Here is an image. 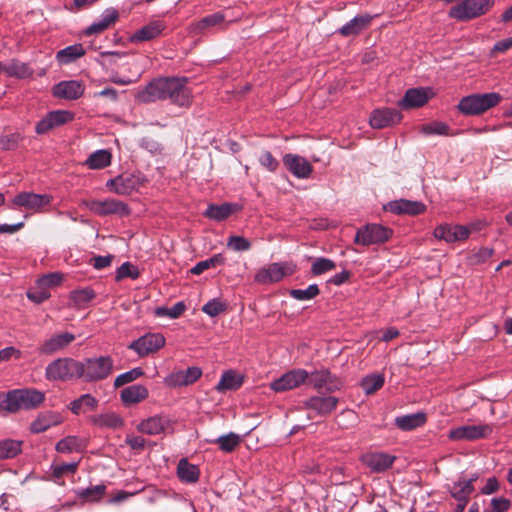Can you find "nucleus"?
<instances>
[{
	"label": "nucleus",
	"instance_id": "obj_1",
	"mask_svg": "<svg viewBox=\"0 0 512 512\" xmlns=\"http://www.w3.org/2000/svg\"><path fill=\"white\" fill-rule=\"evenodd\" d=\"M186 77H162L151 81L136 95L137 101L150 103L169 99L178 106H189L192 101L191 90L187 87Z\"/></svg>",
	"mask_w": 512,
	"mask_h": 512
},
{
	"label": "nucleus",
	"instance_id": "obj_2",
	"mask_svg": "<svg viewBox=\"0 0 512 512\" xmlns=\"http://www.w3.org/2000/svg\"><path fill=\"white\" fill-rule=\"evenodd\" d=\"M45 400V394L36 389H14L0 394V409L10 413L31 410L39 407Z\"/></svg>",
	"mask_w": 512,
	"mask_h": 512
},
{
	"label": "nucleus",
	"instance_id": "obj_3",
	"mask_svg": "<svg viewBox=\"0 0 512 512\" xmlns=\"http://www.w3.org/2000/svg\"><path fill=\"white\" fill-rule=\"evenodd\" d=\"M114 361L110 356L86 358L79 361V379L84 382H99L107 379L113 372Z\"/></svg>",
	"mask_w": 512,
	"mask_h": 512
},
{
	"label": "nucleus",
	"instance_id": "obj_4",
	"mask_svg": "<svg viewBox=\"0 0 512 512\" xmlns=\"http://www.w3.org/2000/svg\"><path fill=\"white\" fill-rule=\"evenodd\" d=\"M502 101V96L496 92L474 93L463 97L457 109L465 116H476L487 112Z\"/></svg>",
	"mask_w": 512,
	"mask_h": 512
},
{
	"label": "nucleus",
	"instance_id": "obj_5",
	"mask_svg": "<svg viewBox=\"0 0 512 512\" xmlns=\"http://www.w3.org/2000/svg\"><path fill=\"white\" fill-rule=\"evenodd\" d=\"M45 377L49 381L79 379V361L72 358H58L47 365Z\"/></svg>",
	"mask_w": 512,
	"mask_h": 512
},
{
	"label": "nucleus",
	"instance_id": "obj_6",
	"mask_svg": "<svg viewBox=\"0 0 512 512\" xmlns=\"http://www.w3.org/2000/svg\"><path fill=\"white\" fill-rule=\"evenodd\" d=\"M83 204L97 216L118 215L125 217L131 213L130 207L125 202L113 198L85 200Z\"/></svg>",
	"mask_w": 512,
	"mask_h": 512
},
{
	"label": "nucleus",
	"instance_id": "obj_7",
	"mask_svg": "<svg viewBox=\"0 0 512 512\" xmlns=\"http://www.w3.org/2000/svg\"><path fill=\"white\" fill-rule=\"evenodd\" d=\"M297 265L293 262L272 263L267 267L260 269L254 280L260 284H271L281 281L284 277L294 274Z\"/></svg>",
	"mask_w": 512,
	"mask_h": 512
},
{
	"label": "nucleus",
	"instance_id": "obj_8",
	"mask_svg": "<svg viewBox=\"0 0 512 512\" xmlns=\"http://www.w3.org/2000/svg\"><path fill=\"white\" fill-rule=\"evenodd\" d=\"M492 0H465L451 8L450 17L457 20H469L485 14L492 6Z\"/></svg>",
	"mask_w": 512,
	"mask_h": 512
},
{
	"label": "nucleus",
	"instance_id": "obj_9",
	"mask_svg": "<svg viewBox=\"0 0 512 512\" xmlns=\"http://www.w3.org/2000/svg\"><path fill=\"white\" fill-rule=\"evenodd\" d=\"M165 345V337L161 333H146L128 345L139 357H146L156 353Z\"/></svg>",
	"mask_w": 512,
	"mask_h": 512
},
{
	"label": "nucleus",
	"instance_id": "obj_10",
	"mask_svg": "<svg viewBox=\"0 0 512 512\" xmlns=\"http://www.w3.org/2000/svg\"><path fill=\"white\" fill-rule=\"evenodd\" d=\"M392 230L379 224H368L357 231L354 242L363 245L383 243L392 236Z\"/></svg>",
	"mask_w": 512,
	"mask_h": 512
},
{
	"label": "nucleus",
	"instance_id": "obj_11",
	"mask_svg": "<svg viewBox=\"0 0 512 512\" xmlns=\"http://www.w3.org/2000/svg\"><path fill=\"white\" fill-rule=\"evenodd\" d=\"M308 376L309 372L304 369H293L271 382L270 388L275 392L292 390L306 383Z\"/></svg>",
	"mask_w": 512,
	"mask_h": 512
},
{
	"label": "nucleus",
	"instance_id": "obj_12",
	"mask_svg": "<svg viewBox=\"0 0 512 512\" xmlns=\"http://www.w3.org/2000/svg\"><path fill=\"white\" fill-rule=\"evenodd\" d=\"M492 433V427L483 425H464L456 427L449 432V439L456 441H473L486 438Z\"/></svg>",
	"mask_w": 512,
	"mask_h": 512
},
{
	"label": "nucleus",
	"instance_id": "obj_13",
	"mask_svg": "<svg viewBox=\"0 0 512 512\" xmlns=\"http://www.w3.org/2000/svg\"><path fill=\"white\" fill-rule=\"evenodd\" d=\"M53 197L48 194H37L33 192L18 193L12 200L14 206L23 207L27 210L40 212L43 207L51 204Z\"/></svg>",
	"mask_w": 512,
	"mask_h": 512
},
{
	"label": "nucleus",
	"instance_id": "obj_14",
	"mask_svg": "<svg viewBox=\"0 0 512 512\" xmlns=\"http://www.w3.org/2000/svg\"><path fill=\"white\" fill-rule=\"evenodd\" d=\"M74 120V113L68 110H55L46 114L40 121L37 122L35 131L37 134L42 135L55 127L62 126Z\"/></svg>",
	"mask_w": 512,
	"mask_h": 512
},
{
	"label": "nucleus",
	"instance_id": "obj_15",
	"mask_svg": "<svg viewBox=\"0 0 512 512\" xmlns=\"http://www.w3.org/2000/svg\"><path fill=\"white\" fill-rule=\"evenodd\" d=\"M141 184V177L139 175L125 173L110 179L107 182V187L118 195H130L137 190Z\"/></svg>",
	"mask_w": 512,
	"mask_h": 512
},
{
	"label": "nucleus",
	"instance_id": "obj_16",
	"mask_svg": "<svg viewBox=\"0 0 512 512\" xmlns=\"http://www.w3.org/2000/svg\"><path fill=\"white\" fill-rule=\"evenodd\" d=\"M474 479H459L449 488L451 496L457 500L454 512H463L474 492Z\"/></svg>",
	"mask_w": 512,
	"mask_h": 512
},
{
	"label": "nucleus",
	"instance_id": "obj_17",
	"mask_svg": "<svg viewBox=\"0 0 512 512\" xmlns=\"http://www.w3.org/2000/svg\"><path fill=\"white\" fill-rule=\"evenodd\" d=\"M75 338V335L70 332L54 335L39 346L38 353L40 355H53L64 350Z\"/></svg>",
	"mask_w": 512,
	"mask_h": 512
},
{
	"label": "nucleus",
	"instance_id": "obj_18",
	"mask_svg": "<svg viewBox=\"0 0 512 512\" xmlns=\"http://www.w3.org/2000/svg\"><path fill=\"white\" fill-rule=\"evenodd\" d=\"M202 375L199 367H189L186 370H179L168 375L164 383L168 387L187 386L196 382Z\"/></svg>",
	"mask_w": 512,
	"mask_h": 512
},
{
	"label": "nucleus",
	"instance_id": "obj_19",
	"mask_svg": "<svg viewBox=\"0 0 512 512\" xmlns=\"http://www.w3.org/2000/svg\"><path fill=\"white\" fill-rule=\"evenodd\" d=\"M283 164L289 172L297 178H308L313 172V167L304 157L294 154L283 156Z\"/></svg>",
	"mask_w": 512,
	"mask_h": 512
},
{
	"label": "nucleus",
	"instance_id": "obj_20",
	"mask_svg": "<svg viewBox=\"0 0 512 512\" xmlns=\"http://www.w3.org/2000/svg\"><path fill=\"white\" fill-rule=\"evenodd\" d=\"M361 460L373 472L381 473L393 465L396 457L384 452H373L363 455Z\"/></svg>",
	"mask_w": 512,
	"mask_h": 512
},
{
	"label": "nucleus",
	"instance_id": "obj_21",
	"mask_svg": "<svg viewBox=\"0 0 512 512\" xmlns=\"http://www.w3.org/2000/svg\"><path fill=\"white\" fill-rule=\"evenodd\" d=\"M401 113L393 108H384L375 110L370 117V125L375 129H382L396 123H399Z\"/></svg>",
	"mask_w": 512,
	"mask_h": 512
},
{
	"label": "nucleus",
	"instance_id": "obj_22",
	"mask_svg": "<svg viewBox=\"0 0 512 512\" xmlns=\"http://www.w3.org/2000/svg\"><path fill=\"white\" fill-rule=\"evenodd\" d=\"M385 208L397 215L407 214L411 216L419 215L426 210L424 203L406 199L391 201L385 206Z\"/></svg>",
	"mask_w": 512,
	"mask_h": 512
},
{
	"label": "nucleus",
	"instance_id": "obj_23",
	"mask_svg": "<svg viewBox=\"0 0 512 512\" xmlns=\"http://www.w3.org/2000/svg\"><path fill=\"white\" fill-rule=\"evenodd\" d=\"M84 93V85L80 81H61L53 87V95L66 100H76Z\"/></svg>",
	"mask_w": 512,
	"mask_h": 512
},
{
	"label": "nucleus",
	"instance_id": "obj_24",
	"mask_svg": "<svg viewBox=\"0 0 512 512\" xmlns=\"http://www.w3.org/2000/svg\"><path fill=\"white\" fill-rule=\"evenodd\" d=\"M337 402L338 399L333 396H313L304 402V407L317 415L324 416L336 408Z\"/></svg>",
	"mask_w": 512,
	"mask_h": 512
},
{
	"label": "nucleus",
	"instance_id": "obj_25",
	"mask_svg": "<svg viewBox=\"0 0 512 512\" xmlns=\"http://www.w3.org/2000/svg\"><path fill=\"white\" fill-rule=\"evenodd\" d=\"M170 421L166 417L155 415L151 416L147 419L142 420L137 425V430L140 433L147 435H158L163 433L166 427L169 425Z\"/></svg>",
	"mask_w": 512,
	"mask_h": 512
},
{
	"label": "nucleus",
	"instance_id": "obj_26",
	"mask_svg": "<svg viewBox=\"0 0 512 512\" xmlns=\"http://www.w3.org/2000/svg\"><path fill=\"white\" fill-rule=\"evenodd\" d=\"M429 90L424 88H412L406 91L404 98L400 101L402 108L421 107L429 100Z\"/></svg>",
	"mask_w": 512,
	"mask_h": 512
},
{
	"label": "nucleus",
	"instance_id": "obj_27",
	"mask_svg": "<svg viewBox=\"0 0 512 512\" xmlns=\"http://www.w3.org/2000/svg\"><path fill=\"white\" fill-rule=\"evenodd\" d=\"M148 395L146 386L135 384L124 388L120 393V398L125 406H129L144 401Z\"/></svg>",
	"mask_w": 512,
	"mask_h": 512
},
{
	"label": "nucleus",
	"instance_id": "obj_28",
	"mask_svg": "<svg viewBox=\"0 0 512 512\" xmlns=\"http://www.w3.org/2000/svg\"><path fill=\"white\" fill-rule=\"evenodd\" d=\"M119 17L118 11L110 8L105 10L102 19L98 22H94L84 30V35L91 36L93 34H99L109 28L110 25L115 23Z\"/></svg>",
	"mask_w": 512,
	"mask_h": 512
},
{
	"label": "nucleus",
	"instance_id": "obj_29",
	"mask_svg": "<svg viewBox=\"0 0 512 512\" xmlns=\"http://www.w3.org/2000/svg\"><path fill=\"white\" fill-rule=\"evenodd\" d=\"M164 29V25L159 21L151 22L141 29L137 30L131 37L132 42H143L155 39Z\"/></svg>",
	"mask_w": 512,
	"mask_h": 512
},
{
	"label": "nucleus",
	"instance_id": "obj_30",
	"mask_svg": "<svg viewBox=\"0 0 512 512\" xmlns=\"http://www.w3.org/2000/svg\"><path fill=\"white\" fill-rule=\"evenodd\" d=\"M426 422V414L418 412L415 414L396 417L395 425L403 431H411L421 427Z\"/></svg>",
	"mask_w": 512,
	"mask_h": 512
},
{
	"label": "nucleus",
	"instance_id": "obj_31",
	"mask_svg": "<svg viewBox=\"0 0 512 512\" xmlns=\"http://www.w3.org/2000/svg\"><path fill=\"white\" fill-rule=\"evenodd\" d=\"M237 208L238 205L232 203H223L221 205L211 204L207 207L204 215L209 219L223 221L236 211Z\"/></svg>",
	"mask_w": 512,
	"mask_h": 512
},
{
	"label": "nucleus",
	"instance_id": "obj_32",
	"mask_svg": "<svg viewBox=\"0 0 512 512\" xmlns=\"http://www.w3.org/2000/svg\"><path fill=\"white\" fill-rule=\"evenodd\" d=\"M3 72L8 77H15L18 79L29 78L33 75V70L29 68L26 63L12 59L7 64H3Z\"/></svg>",
	"mask_w": 512,
	"mask_h": 512
},
{
	"label": "nucleus",
	"instance_id": "obj_33",
	"mask_svg": "<svg viewBox=\"0 0 512 512\" xmlns=\"http://www.w3.org/2000/svg\"><path fill=\"white\" fill-rule=\"evenodd\" d=\"M177 475L182 482L195 483L199 479L200 471L198 466L191 464L183 458L177 466Z\"/></svg>",
	"mask_w": 512,
	"mask_h": 512
},
{
	"label": "nucleus",
	"instance_id": "obj_34",
	"mask_svg": "<svg viewBox=\"0 0 512 512\" xmlns=\"http://www.w3.org/2000/svg\"><path fill=\"white\" fill-rule=\"evenodd\" d=\"M243 384V377L238 375L233 370L225 371L218 384L216 385V390L218 392H225L228 390H237Z\"/></svg>",
	"mask_w": 512,
	"mask_h": 512
},
{
	"label": "nucleus",
	"instance_id": "obj_35",
	"mask_svg": "<svg viewBox=\"0 0 512 512\" xmlns=\"http://www.w3.org/2000/svg\"><path fill=\"white\" fill-rule=\"evenodd\" d=\"M98 406V400L91 394H83L69 405L71 412L79 415L82 412L94 411Z\"/></svg>",
	"mask_w": 512,
	"mask_h": 512
},
{
	"label": "nucleus",
	"instance_id": "obj_36",
	"mask_svg": "<svg viewBox=\"0 0 512 512\" xmlns=\"http://www.w3.org/2000/svg\"><path fill=\"white\" fill-rule=\"evenodd\" d=\"M86 447L85 441L77 436H67L57 442L55 449L59 453L81 452Z\"/></svg>",
	"mask_w": 512,
	"mask_h": 512
},
{
	"label": "nucleus",
	"instance_id": "obj_37",
	"mask_svg": "<svg viewBox=\"0 0 512 512\" xmlns=\"http://www.w3.org/2000/svg\"><path fill=\"white\" fill-rule=\"evenodd\" d=\"M91 422L100 428L116 429L123 426L122 418L114 412L95 415L91 417Z\"/></svg>",
	"mask_w": 512,
	"mask_h": 512
},
{
	"label": "nucleus",
	"instance_id": "obj_38",
	"mask_svg": "<svg viewBox=\"0 0 512 512\" xmlns=\"http://www.w3.org/2000/svg\"><path fill=\"white\" fill-rule=\"evenodd\" d=\"M85 55V49L81 44L70 45L61 49L56 54V59L60 64H69Z\"/></svg>",
	"mask_w": 512,
	"mask_h": 512
},
{
	"label": "nucleus",
	"instance_id": "obj_39",
	"mask_svg": "<svg viewBox=\"0 0 512 512\" xmlns=\"http://www.w3.org/2000/svg\"><path fill=\"white\" fill-rule=\"evenodd\" d=\"M23 441L15 439L0 440V460L15 458L22 452Z\"/></svg>",
	"mask_w": 512,
	"mask_h": 512
},
{
	"label": "nucleus",
	"instance_id": "obj_40",
	"mask_svg": "<svg viewBox=\"0 0 512 512\" xmlns=\"http://www.w3.org/2000/svg\"><path fill=\"white\" fill-rule=\"evenodd\" d=\"M96 297V293L92 288L86 287L82 289L73 290L70 293L69 300L71 305L80 309L86 304L91 302Z\"/></svg>",
	"mask_w": 512,
	"mask_h": 512
},
{
	"label": "nucleus",
	"instance_id": "obj_41",
	"mask_svg": "<svg viewBox=\"0 0 512 512\" xmlns=\"http://www.w3.org/2000/svg\"><path fill=\"white\" fill-rule=\"evenodd\" d=\"M105 493L106 486L104 484L78 489L76 491V495L79 499L84 502L91 503L100 501L104 497Z\"/></svg>",
	"mask_w": 512,
	"mask_h": 512
},
{
	"label": "nucleus",
	"instance_id": "obj_42",
	"mask_svg": "<svg viewBox=\"0 0 512 512\" xmlns=\"http://www.w3.org/2000/svg\"><path fill=\"white\" fill-rule=\"evenodd\" d=\"M59 423L58 416L51 412H47L39 415L30 426V430L33 433H42L49 429L51 426Z\"/></svg>",
	"mask_w": 512,
	"mask_h": 512
},
{
	"label": "nucleus",
	"instance_id": "obj_43",
	"mask_svg": "<svg viewBox=\"0 0 512 512\" xmlns=\"http://www.w3.org/2000/svg\"><path fill=\"white\" fill-rule=\"evenodd\" d=\"M110 163L111 153L104 149L95 151L85 161V165L90 169H103L109 166Z\"/></svg>",
	"mask_w": 512,
	"mask_h": 512
},
{
	"label": "nucleus",
	"instance_id": "obj_44",
	"mask_svg": "<svg viewBox=\"0 0 512 512\" xmlns=\"http://www.w3.org/2000/svg\"><path fill=\"white\" fill-rule=\"evenodd\" d=\"M330 372L326 369L314 370L309 373L306 383L312 385L316 389H328L332 388L330 384Z\"/></svg>",
	"mask_w": 512,
	"mask_h": 512
},
{
	"label": "nucleus",
	"instance_id": "obj_45",
	"mask_svg": "<svg viewBox=\"0 0 512 512\" xmlns=\"http://www.w3.org/2000/svg\"><path fill=\"white\" fill-rule=\"evenodd\" d=\"M384 385V376L381 374H371L364 377L360 382V387L367 395H372Z\"/></svg>",
	"mask_w": 512,
	"mask_h": 512
},
{
	"label": "nucleus",
	"instance_id": "obj_46",
	"mask_svg": "<svg viewBox=\"0 0 512 512\" xmlns=\"http://www.w3.org/2000/svg\"><path fill=\"white\" fill-rule=\"evenodd\" d=\"M224 452H232L240 444L241 437L236 433H229L218 437L215 441Z\"/></svg>",
	"mask_w": 512,
	"mask_h": 512
},
{
	"label": "nucleus",
	"instance_id": "obj_47",
	"mask_svg": "<svg viewBox=\"0 0 512 512\" xmlns=\"http://www.w3.org/2000/svg\"><path fill=\"white\" fill-rule=\"evenodd\" d=\"M225 263V257L222 254H215L209 259L198 262L192 269L191 273L194 275H199L203 273L205 270L216 267L217 265H223Z\"/></svg>",
	"mask_w": 512,
	"mask_h": 512
},
{
	"label": "nucleus",
	"instance_id": "obj_48",
	"mask_svg": "<svg viewBox=\"0 0 512 512\" xmlns=\"http://www.w3.org/2000/svg\"><path fill=\"white\" fill-rule=\"evenodd\" d=\"M145 374L141 367H135L127 372L118 375L114 380V387L119 388L131 383Z\"/></svg>",
	"mask_w": 512,
	"mask_h": 512
},
{
	"label": "nucleus",
	"instance_id": "obj_49",
	"mask_svg": "<svg viewBox=\"0 0 512 512\" xmlns=\"http://www.w3.org/2000/svg\"><path fill=\"white\" fill-rule=\"evenodd\" d=\"M228 309V303L222 301L219 298H214L208 301L203 307L202 311L210 317H216L221 313L226 312Z\"/></svg>",
	"mask_w": 512,
	"mask_h": 512
},
{
	"label": "nucleus",
	"instance_id": "obj_50",
	"mask_svg": "<svg viewBox=\"0 0 512 512\" xmlns=\"http://www.w3.org/2000/svg\"><path fill=\"white\" fill-rule=\"evenodd\" d=\"M225 20L222 13H214L208 15L193 25V29L197 32H202L209 27L221 24Z\"/></svg>",
	"mask_w": 512,
	"mask_h": 512
},
{
	"label": "nucleus",
	"instance_id": "obj_51",
	"mask_svg": "<svg viewBox=\"0 0 512 512\" xmlns=\"http://www.w3.org/2000/svg\"><path fill=\"white\" fill-rule=\"evenodd\" d=\"M320 294V289L317 284H311L306 289H292L289 295L299 301L311 300Z\"/></svg>",
	"mask_w": 512,
	"mask_h": 512
},
{
	"label": "nucleus",
	"instance_id": "obj_52",
	"mask_svg": "<svg viewBox=\"0 0 512 512\" xmlns=\"http://www.w3.org/2000/svg\"><path fill=\"white\" fill-rule=\"evenodd\" d=\"M186 310V305L184 302H177L173 307H157L154 311V314L158 317H168L171 319L178 318L181 314Z\"/></svg>",
	"mask_w": 512,
	"mask_h": 512
},
{
	"label": "nucleus",
	"instance_id": "obj_53",
	"mask_svg": "<svg viewBox=\"0 0 512 512\" xmlns=\"http://www.w3.org/2000/svg\"><path fill=\"white\" fill-rule=\"evenodd\" d=\"M336 268L334 261L328 258H316L311 266V273L314 276H319Z\"/></svg>",
	"mask_w": 512,
	"mask_h": 512
},
{
	"label": "nucleus",
	"instance_id": "obj_54",
	"mask_svg": "<svg viewBox=\"0 0 512 512\" xmlns=\"http://www.w3.org/2000/svg\"><path fill=\"white\" fill-rule=\"evenodd\" d=\"M140 276V271L134 264L130 262L123 263L116 271L115 280L121 281L124 278L137 279Z\"/></svg>",
	"mask_w": 512,
	"mask_h": 512
},
{
	"label": "nucleus",
	"instance_id": "obj_55",
	"mask_svg": "<svg viewBox=\"0 0 512 512\" xmlns=\"http://www.w3.org/2000/svg\"><path fill=\"white\" fill-rule=\"evenodd\" d=\"M227 248L237 252H243L251 248V242L242 236L232 235L228 238Z\"/></svg>",
	"mask_w": 512,
	"mask_h": 512
},
{
	"label": "nucleus",
	"instance_id": "obj_56",
	"mask_svg": "<svg viewBox=\"0 0 512 512\" xmlns=\"http://www.w3.org/2000/svg\"><path fill=\"white\" fill-rule=\"evenodd\" d=\"M260 165L269 172H276L279 167V161L269 151H263L258 157Z\"/></svg>",
	"mask_w": 512,
	"mask_h": 512
},
{
	"label": "nucleus",
	"instance_id": "obj_57",
	"mask_svg": "<svg viewBox=\"0 0 512 512\" xmlns=\"http://www.w3.org/2000/svg\"><path fill=\"white\" fill-rule=\"evenodd\" d=\"M21 139L22 138L19 133L2 135L0 136V149L3 151L14 150L18 147Z\"/></svg>",
	"mask_w": 512,
	"mask_h": 512
},
{
	"label": "nucleus",
	"instance_id": "obj_58",
	"mask_svg": "<svg viewBox=\"0 0 512 512\" xmlns=\"http://www.w3.org/2000/svg\"><path fill=\"white\" fill-rule=\"evenodd\" d=\"M63 280V276L60 273H49L47 275L42 276L37 280V285L39 288H48L59 285Z\"/></svg>",
	"mask_w": 512,
	"mask_h": 512
},
{
	"label": "nucleus",
	"instance_id": "obj_59",
	"mask_svg": "<svg viewBox=\"0 0 512 512\" xmlns=\"http://www.w3.org/2000/svg\"><path fill=\"white\" fill-rule=\"evenodd\" d=\"M434 236L438 239L445 240L448 243L455 242L452 225L441 224L434 230Z\"/></svg>",
	"mask_w": 512,
	"mask_h": 512
},
{
	"label": "nucleus",
	"instance_id": "obj_60",
	"mask_svg": "<svg viewBox=\"0 0 512 512\" xmlns=\"http://www.w3.org/2000/svg\"><path fill=\"white\" fill-rule=\"evenodd\" d=\"M422 131L427 135H447L449 132V126L441 122H436L433 124L424 125Z\"/></svg>",
	"mask_w": 512,
	"mask_h": 512
},
{
	"label": "nucleus",
	"instance_id": "obj_61",
	"mask_svg": "<svg viewBox=\"0 0 512 512\" xmlns=\"http://www.w3.org/2000/svg\"><path fill=\"white\" fill-rule=\"evenodd\" d=\"M373 20V16L369 14H361L354 17V35L368 28Z\"/></svg>",
	"mask_w": 512,
	"mask_h": 512
},
{
	"label": "nucleus",
	"instance_id": "obj_62",
	"mask_svg": "<svg viewBox=\"0 0 512 512\" xmlns=\"http://www.w3.org/2000/svg\"><path fill=\"white\" fill-rule=\"evenodd\" d=\"M493 255V249L488 247H483L479 249L477 252L473 253L471 256L472 264H480L487 261Z\"/></svg>",
	"mask_w": 512,
	"mask_h": 512
},
{
	"label": "nucleus",
	"instance_id": "obj_63",
	"mask_svg": "<svg viewBox=\"0 0 512 512\" xmlns=\"http://www.w3.org/2000/svg\"><path fill=\"white\" fill-rule=\"evenodd\" d=\"M77 468H78L77 462L57 465L53 468V475L56 478H61L66 473H75Z\"/></svg>",
	"mask_w": 512,
	"mask_h": 512
},
{
	"label": "nucleus",
	"instance_id": "obj_64",
	"mask_svg": "<svg viewBox=\"0 0 512 512\" xmlns=\"http://www.w3.org/2000/svg\"><path fill=\"white\" fill-rule=\"evenodd\" d=\"M125 443L132 449V450H144L147 444V440L143 438L142 436H131L128 435L125 439Z\"/></svg>",
	"mask_w": 512,
	"mask_h": 512
}]
</instances>
